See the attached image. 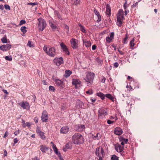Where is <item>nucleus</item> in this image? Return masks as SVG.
I'll return each mask as SVG.
<instances>
[{"instance_id":"nucleus-1","label":"nucleus","mask_w":160,"mask_h":160,"mask_svg":"<svg viewBox=\"0 0 160 160\" xmlns=\"http://www.w3.org/2000/svg\"><path fill=\"white\" fill-rule=\"evenodd\" d=\"M72 140L74 144L77 145L82 144L84 142L83 136L78 133H75L72 136Z\"/></svg>"},{"instance_id":"nucleus-2","label":"nucleus","mask_w":160,"mask_h":160,"mask_svg":"<svg viewBox=\"0 0 160 160\" xmlns=\"http://www.w3.org/2000/svg\"><path fill=\"white\" fill-rule=\"evenodd\" d=\"M95 77V75L93 73L91 72H87L86 77L84 78V79L87 82L88 86H90L92 83Z\"/></svg>"},{"instance_id":"nucleus-3","label":"nucleus","mask_w":160,"mask_h":160,"mask_svg":"<svg viewBox=\"0 0 160 160\" xmlns=\"http://www.w3.org/2000/svg\"><path fill=\"white\" fill-rule=\"evenodd\" d=\"M124 19L123 12L122 9H120L117 15V25L119 27L122 26V22Z\"/></svg>"},{"instance_id":"nucleus-4","label":"nucleus","mask_w":160,"mask_h":160,"mask_svg":"<svg viewBox=\"0 0 160 160\" xmlns=\"http://www.w3.org/2000/svg\"><path fill=\"white\" fill-rule=\"evenodd\" d=\"M44 46L43 47V50L48 55L52 57H54L56 54L55 49L53 47H50L48 48Z\"/></svg>"},{"instance_id":"nucleus-5","label":"nucleus","mask_w":160,"mask_h":160,"mask_svg":"<svg viewBox=\"0 0 160 160\" xmlns=\"http://www.w3.org/2000/svg\"><path fill=\"white\" fill-rule=\"evenodd\" d=\"M38 28L40 31H42L46 26V22L41 18H38Z\"/></svg>"},{"instance_id":"nucleus-6","label":"nucleus","mask_w":160,"mask_h":160,"mask_svg":"<svg viewBox=\"0 0 160 160\" xmlns=\"http://www.w3.org/2000/svg\"><path fill=\"white\" fill-rule=\"evenodd\" d=\"M95 153L98 157H103L105 155L104 150L101 147L96 149Z\"/></svg>"},{"instance_id":"nucleus-7","label":"nucleus","mask_w":160,"mask_h":160,"mask_svg":"<svg viewBox=\"0 0 160 160\" xmlns=\"http://www.w3.org/2000/svg\"><path fill=\"white\" fill-rule=\"evenodd\" d=\"M98 118H103L104 116L107 115V110L106 109L101 108L98 111Z\"/></svg>"},{"instance_id":"nucleus-8","label":"nucleus","mask_w":160,"mask_h":160,"mask_svg":"<svg viewBox=\"0 0 160 160\" xmlns=\"http://www.w3.org/2000/svg\"><path fill=\"white\" fill-rule=\"evenodd\" d=\"M78 40L74 38H72L70 40V43L72 47L74 49H75L78 47Z\"/></svg>"},{"instance_id":"nucleus-9","label":"nucleus","mask_w":160,"mask_h":160,"mask_svg":"<svg viewBox=\"0 0 160 160\" xmlns=\"http://www.w3.org/2000/svg\"><path fill=\"white\" fill-rule=\"evenodd\" d=\"M61 48L63 52L68 55L70 54V52L67 46L63 42H61L60 44Z\"/></svg>"},{"instance_id":"nucleus-10","label":"nucleus","mask_w":160,"mask_h":160,"mask_svg":"<svg viewBox=\"0 0 160 160\" xmlns=\"http://www.w3.org/2000/svg\"><path fill=\"white\" fill-rule=\"evenodd\" d=\"M19 104L23 109H29L30 108L29 103L27 101L22 102Z\"/></svg>"},{"instance_id":"nucleus-11","label":"nucleus","mask_w":160,"mask_h":160,"mask_svg":"<svg viewBox=\"0 0 160 160\" xmlns=\"http://www.w3.org/2000/svg\"><path fill=\"white\" fill-rule=\"evenodd\" d=\"M48 118V117L47 112L46 111H43L41 116V119L42 122H47Z\"/></svg>"},{"instance_id":"nucleus-12","label":"nucleus","mask_w":160,"mask_h":160,"mask_svg":"<svg viewBox=\"0 0 160 160\" xmlns=\"http://www.w3.org/2000/svg\"><path fill=\"white\" fill-rule=\"evenodd\" d=\"M53 62L57 66H59L63 63V58L62 57L55 58L53 60Z\"/></svg>"},{"instance_id":"nucleus-13","label":"nucleus","mask_w":160,"mask_h":160,"mask_svg":"<svg viewBox=\"0 0 160 160\" xmlns=\"http://www.w3.org/2000/svg\"><path fill=\"white\" fill-rule=\"evenodd\" d=\"M11 48V45L9 44L3 45L0 47V49L3 51H7L10 49Z\"/></svg>"},{"instance_id":"nucleus-14","label":"nucleus","mask_w":160,"mask_h":160,"mask_svg":"<svg viewBox=\"0 0 160 160\" xmlns=\"http://www.w3.org/2000/svg\"><path fill=\"white\" fill-rule=\"evenodd\" d=\"M85 129V126L82 124L78 125H76L75 127V130L78 132H82Z\"/></svg>"},{"instance_id":"nucleus-15","label":"nucleus","mask_w":160,"mask_h":160,"mask_svg":"<svg viewBox=\"0 0 160 160\" xmlns=\"http://www.w3.org/2000/svg\"><path fill=\"white\" fill-rule=\"evenodd\" d=\"M57 86L58 87L63 88V83L62 81L59 79H56L54 81Z\"/></svg>"},{"instance_id":"nucleus-16","label":"nucleus","mask_w":160,"mask_h":160,"mask_svg":"<svg viewBox=\"0 0 160 160\" xmlns=\"http://www.w3.org/2000/svg\"><path fill=\"white\" fill-rule=\"evenodd\" d=\"M69 129V128L68 126L63 127L60 129V133H61L66 134L68 132Z\"/></svg>"},{"instance_id":"nucleus-17","label":"nucleus","mask_w":160,"mask_h":160,"mask_svg":"<svg viewBox=\"0 0 160 160\" xmlns=\"http://www.w3.org/2000/svg\"><path fill=\"white\" fill-rule=\"evenodd\" d=\"M72 148V143L71 142H68L63 148L64 151L66 152L67 149H71Z\"/></svg>"},{"instance_id":"nucleus-18","label":"nucleus","mask_w":160,"mask_h":160,"mask_svg":"<svg viewBox=\"0 0 160 160\" xmlns=\"http://www.w3.org/2000/svg\"><path fill=\"white\" fill-rule=\"evenodd\" d=\"M53 20H49V24L53 31H55L57 28V26L54 24Z\"/></svg>"},{"instance_id":"nucleus-19","label":"nucleus","mask_w":160,"mask_h":160,"mask_svg":"<svg viewBox=\"0 0 160 160\" xmlns=\"http://www.w3.org/2000/svg\"><path fill=\"white\" fill-rule=\"evenodd\" d=\"M123 131L122 129L120 128H115L114 133L118 135H119L122 134V133Z\"/></svg>"},{"instance_id":"nucleus-20","label":"nucleus","mask_w":160,"mask_h":160,"mask_svg":"<svg viewBox=\"0 0 160 160\" xmlns=\"http://www.w3.org/2000/svg\"><path fill=\"white\" fill-rule=\"evenodd\" d=\"M40 148V150L43 153L45 152L49 149V147H47L45 145H41Z\"/></svg>"},{"instance_id":"nucleus-21","label":"nucleus","mask_w":160,"mask_h":160,"mask_svg":"<svg viewBox=\"0 0 160 160\" xmlns=\"http://www.w3.org/2000/svg\"><path fill=\"white\" fill-rule=\"evenodd\" d=\"M114 36V33L113 32H112L110 33L109 36L106 38V40L107 42H110L112 40Z\"/></svg>"},{"instance_id":"nucleus-22","label":"nucleus","mask_w":160,"mask_h":160,"mask_svg":"<svg viewBox=\"0 0 160 160\" xmlns=\"http://www.w3.org/2000/svg\"><path fill=\"white\" fill-rule=\"evenodd\" d=\"M92 137L94 140H99L101 138V135L99 133H97L96 135H92Z\"/></svg>"},{"instance_id":"nucleus-23","label":"nucleus","mask_w":160,"mask_h":160,"mask_svg":"<svg viewBox=\"0 0 160 160\" xmlns=\"http://www.w3.org/2000/svg\"><path fill=\"white\" fill-rule=\"evenodd\" d=\"M106 14L110 16L111 14V10L110 7L108 5L106 6Z\"/></svg>"},{"instance_id":"nucleus-24","label":"nucleus","mask_w":160,"mask_h":160,"mask_svg":"<svg viewBox=\"0 0 160 160\" xmlns=\"http://www.w3.org/2000/svg\"><path fill=\"white\" fill-rule=\"evenodd\" d=\"M96 95L100 97L102 100H103L104 99L105 97V95L104 94L101 92L97 93Z\"/></svg>"},{"instance_id":"nucleus-25","label":"nucleus","mask_w":160,"mask_h":160,"mask_svg":"<svg viewBox=\"0 0 160 160\" xmlns=\"http://www.w3.org/2000/svg\"><path fill=\"white\" fill-rule=\"evenodd\" d=\"M85 46L87 48L90 47L92 44L91 42L89 41H86L83 42Z\"/></svg>"},{"instance_id":"nucleus-26","label":"nucleus","mask_w":160,"mask_h":160,"mask_svg":"<svg viewBox=\"0 0 160 160\" xmlns=\"http://www.w3.org/2000/svg\"><path fill=\"white\" fill-rule=\"evenodd\" d=\"M72 72L69 70H66L65 72V74L64 76L66 78L69 77L72 74Z\"/></svg>"},{"instance_id":"nucleus-27","label":"nucleus","mask_w":160,"mask_h":160,"mask_svg":"<svg viewBox=\"0 0 160 160\" xmlns=\"http://www.w3.org/2000/svg\"><path fill=\"white\" fill-rule=\"evenodd\" d=\"M53 150L56 154H57L58 156H59L61 155V153L59 152H58V149L56 147V146H53V147L52 148Z\"/></svg>"},{"instance_id":"nucleus-28","label":"nucleus","mask_w":160,"mask_h":160,"mask_svg":"<svg viewBox=\"0 0 160 160\" xmlns=\"http://www.w3.org/2000/svg\"><path fill=\"white\" fill-rule=\"evenodd\" d=\"M105 97L107 98H109L113 102L114 101V97L110 94H105Z\"/></svg>"},{"instance_id":"nucleus-29","label":"nucleus","mask_w":160,"mask_h":160,"mask_svg":"<svg viewBox=\"0 0 160 160\" xmlns=\"http://www.w3.org/2000/svg\"><path fill=\"white\" fill-rule=\"evenodd\" d=\"M79 81L78 79H72V84L73 85H76L78 84H79Z\"/></svg>"},{"instance_id":"nucleus-30","label":"nucleus","mask_w":160,"mask_h":160,"mask_svg":"<svg viewBox=\"0 0 160 160\" xmlns=\"http://www.w3.org/2000/svg\"><path fill=\"white\" fill-rule=\"evenodd\" d=\"M27 28L25 26L22 27L21 28L20 30L21 32H23V35H22V36H24V34L27 32L26 28Z\"/></svg>"},{"instance_id":"nucleus-31","label":"nucleus","mask_w":160,"mask_h":160,"mask_svg":"<svg viewBox=\"0 0 160 160\" xmlns=\"http://www.w3.org/2000/svg\"><path fill=\"white\" fill-rule=\"evenodd\" d=\"M54 13H55V16L57 17V18H58V19H62V18L61 17V15L58 12L55 11L54 12Z\"/></svg>"},{"instance_id":"nucleus-32","label":"nucleus","mask_w":160,"mask_h":160,"mask_svg":"<svg viewBox=\"0 0 160 160\" xmlns=\"http://www.w3.org/2000/svg\"><path fill=\"white\" fill-rule=\"evenodd\" d=\"M78 25L80 27V29L81 31L83 33H85L86 31L84 26H82L80 24H79Z\"/></svg>"},{"instance_id":"nucleus-33","label":"nucleus","mask_w":160,"mask_h":160,"mask_svg":"<svg viewBox=\"0 0 160 160\" xmlns=\"http://www.w3.org/2000/svg\"><path fill=\"white\" fill-rule=\"evenodd\" d=\"M134 38H133L131 40L130 42V47L131 49H133V47L134 46Z\"/></svg>"},{"instance_id":"nucleus-34","label":"nucleus","mask_w":160,"mask_h":160,"mask_svg":"<svg viewBox=\"0 0 160 160\" xmlns=\"http://www.w3.org/2000/svg\"><path fill=\"white\" fill-rule=\"evenodd\" d=\"M128 34L126 33L125 35V37L123 39L122 42L124 44H125L127 43V40L128 38Z\"/></svg>"},{"instance_id":"nucleus-35","label":"nucleus","mask_w":160,"mask_h":160,"mask_svg":"<svg viewBox=\"0 0 160 160\" xmlns=\"http://www.w3.org/2000/svg\"><path fill=\"white\" fill-rule=\"evenodd\" d=\"M38 134L40 136V137L42 139H45V137L44 135V133L43 132H40V133H38Z\"/></svg>"},{"instance_id":"nucleus-36","label":"nucleus","mask_w":160,"mask_h":160,"mask_svg":"<svg viewBox=\"0 0 160 160\" xmlns=\"http://www.w3.org/2000/svg\"><path fill=\"white\" fill-rule=\"evenodd\" d=\"M111 160H119V158L115 155H113L111 158Z\"/></svg>"},{"instance_id":"nucleus-37","label":"nucleus","mask_w":160,"mask_h":160,"mask_svg":"<svg viewBox=\"0 0 160 160\" xmlns=\"http://www.w3.org/2000/svg\"><path fill=\"white\" fill-rule=\"evenodd\" d=\"M27 45L30 47H33L34 46L33 42L29 40L28 41Z\"/></svg>"},{"instance_id":"nucleus-38","label":"nucleus","mask_w":160,"mask_h":160,"mask_svg":"<svg viewBox=\"0 0 160 160\" xmlns=\"http://www.w3.org/2000/svg\"><path fill=\"white\" fill-rule=\"evenodd\" d=\"M1 41L3 43H6L7 42V39L6 36L2 38L1 39Z\"/></svg>"},{"instance_id":"nucleus-39","label":"nucleus","mask_w":160,"mask_h":160,"mask_svg":"<svg viewBox=\"0 0 160 160\" xmlns=\"http://www.w3.org/2000/svg\"><path fill=\"white\" fill-rule=\"evenodd\" d=\"M119 149V152L121 153L123 150V147L120 145V144L118 145Z\"/></svg>"},{"instance_id":"nucleus-40","label":"nucleus","mask_w":160,"mask_h":160,"mask_svg":"<svg viewBox=\"0 0 160 160\" xmlns=\"http://www.w3.org/2000/svg\"><path fill=\"white\" fill-rule=\"evenodd\" d=\"M5 59L6 60L9 61H11L12 60V58L11 56H8L5 57Z\"/></svg>"},{"instance_id":"nucleus-41","label":"nucleus","mask_w":160,"mask_h":160,"mask_svg":"<svg viewBox=\"0 0 160 160\" xmlns=\"http://www.w3.org/2000/svg\"><path fill=\"white\" fill-rule=\"evenodd\" d=\"M79 0H72V2L75 5H77L79 3Z\"/></svg>"},{"instance_id":"nucleus-42","label":"nucleus","mask_w":160,"mask_h":160,"mask_svg":"<svg viewBox=\"0 0 160 160\" xmlns=\"http://www.w3.org/2000/svg\"><path fill=\"white\" fill-rule=\"evenodd\" d=\"M120 140L123 141L125 143H127L128 141V139H125L123 138H120Z\"/></svg>"},{"instance_id":"nucleus-43","label":"nucleus","mask_w":160,"mask_h":160,"mask_svg":"<svg viewBox=\"0 0 160 160\" xmlns=\"http://www.w3.org/2000/svg\"><path fill=\"white\" fill-rule=\"evenodd\" d=\"M64 28L65 29L67 30V31H66V32L67 33H69V27L66 24H65L64 25Z\"/></svg>"},{"instance_id":"nucleus-44","label":"nucleus","mask_w":160,"mask_h":160,"mask_svg":"<svg viewBox=\"0 0 160 160\" xmlns=\"http://www.w3.org/2000/svg\"><path fill=\"white\" fill-rule=\"evenodd\" d=\"M49 90L52 92H54L55 91V89L54 87L52 86H49Z\"/></svg>"},{"instance_id":"nucleus-45","label":"nucleus","mask_w":160,"mask_h":160,"mask_svg":"<svg viewBox=\"0 0 160 160\" xmlns=\"http://www.w3.org/2000/svg\"><path fill=\"white\" fill-rule=\"evenodd\" d=\"M96 61L99 63V64H101L102 62V61L100 60L98 58H97L96 59Z\"/></svg>"},{"instance_id":"nucleus-46","label":"nucleus","mask_w":160,"mask_h":160,"mask_svg":"<svg viewBox=\"0 0 160 160\" xmlns=\"http://www.w3.org/2000/svg\"><path fill=\"white\" fill-rule=\"evenodd\" d=\"M26 21L24 20H22L20 21L19 23V25H22V24H24L26 23Z\"/></svg>"},{"instance_id":"nucleus-47","label":"nucleus","mask_w":160,"mask_h":160,"mask_svg":"<svg viewBox=\"0 0 160 160\" xmlns=\"http://www.w3.org/2000/svg\"><path fill=\"white\" fill-rule=\"evenodd\" d=\"M36 131L38 134L40 133V132H42V131L40 130V128L38 127H37Z\"/></svg>"},{"instance_id":"nucleus-48","label":"nucleus","mask_w":160,"mask_h":160,"mask_svg":"<svg viewBox=\"0 0 160 160\" xmlns=\"http://www.w3.org/2000/svg\"><path fill=\"white\" fill-rule=\"evenodd\" d=\"M28 5H30L32 6H34L38 4V3L37 2H30L28 3Z\"/></svg>"},{"instance_id":"nucleus-49","label":"nucleus","mask_w":160,"mask_h":160,"mask_svg":"<svg viewBox=\"0 0 160 160\" xmlns=\"http://www.w3.org/2000/svg\"><path fill=\"white\" fill-rule=\"evenodd\" d=\"M93 93V92L92 90H89L86 92V93L89 94H92Z\"/></svg>"},{"instance_id":"nucleus-50","label":"nucleus","mask_w":160,"mask_h":160,"mask_svg":"<svg viewBox=\"0 0 160 160\" xmlns=\"http://www.w3.org/2000/svg\"><path fill=\"white\" fill-rule=\"evenodd\" d=\"M94 12L96 16H98L100 15L99 12L96 9H94Z\"/></svg>"},{"instance_id":"nucleus-51","label":"nucleus","mask_w":160,"mask_h":160,"mask_svg":"<svg viewBox=\"0 0 160 160\" xmlns=\"http://www.w3.org/2000/svg\"><path fill=\"white\" fill-rule=\"evenodd\" d=\"M98 18V19L97 20V22H99L100 21H101V15H98L97 16Z\"/></svg>"},{"instance_id":"nucleus-52","label":"nucleus","mask_w":160,"mask_h":160,"mask_svg":"<svg viewBox=\"0 0 160 160\" xmlns=\"http://www.w3.org/2000/svg\"><path fill=\"white\" fill-rule=\"evenodd\" d=\"M4 7L5 9H8L10 10V7L8 5L6 4L4 5Z\"/></svg>"},{"instance_id":"nucleus-53","label":"nucleus","mask_w":160,"mask_h":160,"mask_svg":"<svg viewBox=\"0 0 160 160\" xmlns=\"http://www.w3.org/2000/svg\"><path fill=\"white\" fill-rule=\"evenodd\" d=\"M107 122L108 124H110L113 123L114 122L112 121L109 120H108L107 121Z\"/></svg>"},{"instance_id":"nucleus-54","label":"nucleus","mask_w":160,"mask_h":160,"mask_svg":"<svg viewBox=\"0 0 160 160\" xmlns=\"http://www.w3.org/2000/svg\"><path fill=\"white\" fill-rule=\"evenodd\" d=\"M8 131H6L3 136V138H6L8 135Z\"/></svg>"},{"instance_id":"nucleus-55","label":"nucleus","mask_w":160,"mask_h":160,"mask_svg":"<svg viewBox=\"0 0 160 160\" xmlns=\"http://www.w3.org/2000/svg\"><path fill=\"white\" fill-rule=\"evenodd\" d=\"M26 126H27L28 127H30L31 125V123L29 122H27L26 123Z\"/></svg>"},{"instance_id":"nucleus-56","label":"nucleus","mask_w":160,"mask_h":160,"mask_svg":"<svg viewBox=\"0 0 160 160\" xmlns=\"http://www.w3.org/2000/svg\"><path fill=\"white\" fill-rule=\"evenodd\" d=\"M105 80H106L105 78L104 77H102V78L101 82L103 83H104Z\"/></svg>"},{"instance_id":"nucleus-57","label":"nucleus","mask_w":160,"mask_h":160,"mask_svg":"<svg viewBox=\"0 0 160 160\" xmlns=\"http://www.w3.org/2000/svg\"><path fill=\"white\" fill-rule=\"evenodd\" d=\"M97 48V46L96 45H93L92 47V50H95Z\"/></svg>"},{"instance_id":"nucleus-58","label":"nucleus","mask_w":160,"mask_h":160,"mask_svg":"<svg viewBox=\"0 0 160 160\" xmlns=\"http://www.w3.org/2000/svg\"><path fill=\"white\" fill-rule=\"evenodd\" d=\"M14 142L13 145H14V144H16V143H17L18 142V139L17 138H16L14 139Z\"/></svg>"},{"instance_id":"nucleus-59","label":"nucleus","mask_w":160,"mask_h":160,"mask_svg":"<svg viewBox=\"0 0 160 160\" xmlns=\"http://www.w3.org/2000/svg\"><path fill=\"white\" fill-rule=\"evenodd\" d=\"M20 130H18V131L15 132H14V133L15 135H17L18 134H19V133L20 132Z\"/></svg>"},{"instance_id":"nucleus-60","label":"nucleus","mask_w":160,"mask_h":160,"mask_svg":"<svg viewBox=\"0 0 160 160\" xmlns=\"http://www.w3.org/2000/svg\"><path fill=\"white\" fill-rule=\"evenodd\" d=\"M119 65L118 63L117 62H115L114 64V66L115 68H117L118 67Z\"/></svg>"},{"instance_id":"nucleus-61","label":"nucleus","mask_w":160,"mask_h":160,"mask_svg":"<svg viewBox=\"0 0 160 160\" xmlns=\"http://www.w3.org/2000/svg\"><path fill=\"white\" fill-rule=\"evenodd\" d=\"M115 149L117 152H119V149L118 145L115 147Z\"/></svg>"},{"instance_id":"nucleus-62","label":"nucleus","mask_w":160,"mask_h":160,"mask_svg":"<svg viewBox=\"0 0 160 160\" xmlns=\"http://www.w3.org/2000/svg\"><path fill=\"white\" fill-rule=\"evenodd\" d=\"M22 126L23 127H26V123H25L24 120H22Z\"/></svg>"},{"instance_id":"nucleus-63","label":"nucleus","mask_w":160,"mask_h":160,"mask_svg":"<svg viewBox=\"0 0 160 160\" xmlns=\"http://www.w3.org/2000/svg\"><path fill=\"white\" fill-rule=\"evenodd\" d=\"M90 100L92 102H94L96 101V99L95 98H92L90 99Z\"/></svg>"},{"instance_id":"nucleus-64","label":"nucleus","mask_w":160,"mask_h":160,"mask_svg":"<svg viewBox=\"0 0 160 160\" xmlns=\"http://www.w3.org/2000/svg\"><path fill=\"white\" fill-rule=\"evenodd\" d=\"M32 160H39V159H38L37 157H35L32 158Z\"/></svg>"}]
</instances>
